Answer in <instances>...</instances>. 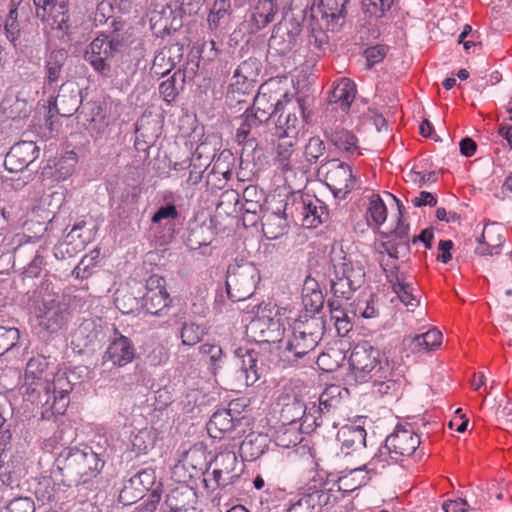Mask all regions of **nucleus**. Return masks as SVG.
I'll list each match as a JSON object with an SVG mask.
<instances>
[{
	"label": "nucleus",
	"instance_id": "1",
	"mask_svg": "<svg viewBox=\"0 0 512 512\" xmlns=\"http://www.w3.org/2000/svg\"><path fill=\"white\" fill-rule=\"evenodd\" d=\"M105 456V450L101 447H65L56 458L62 483L67 487L92 489L105 466Z\"/></svg>",
	"mask_w": 512,
	"mask_h": 512
},
{
	"label": "nucleus",
	"instance_id": "2",
	"mask_svg": "<svg viewBox=\"0 0 512 512\" xmlns=\"http://www.w3.org/2000/svg\"><path fill=\"white\" fill-rule=\"evenodd\" d=\"M348 381L366 383L374 377L387 378L391 371L381 351L370 342L363 341L354 346L349 359Z\"/></svg>",
	"mask_w": 512,
	"mask_h": 512
},
{
	"label": "nucleus",
	"instance_id": "3",
	"mask_svg": "<svg viewBox=\"0 0 512 512\" xmlns=\"http://www.w3.org/2000/svg\"><path fill=\"white\" fill-rule=\"evenodd\" d=\"M40 401L42 402V418H51L63 415L69 404V393L72 384L65 373H57L53 380H41L37 383Z\"/></svg>",
	"mask_w": 512,
	"mask_h": 512
},
{
	"label": "nucleus",
	"instance_id": "4",
	"mask_svg": "<svg viewBox=\"0 0 512 512\" xmlns=\"http://www.w3.org/2000/svg\"><path fill=\"white\" fill-rule=\"evenodd\" d=\"M260 280V271L254 263L235 260L227 268V295L234 302L244 301L255 293Z\"/></svg>",
	"mask_w": 512,
	"mask_h": 512
},
{
	"label": "nucleus",
	"instance_id": "5",
	"mask_svg": "<svg viewBox=\"0 0 512 512\" xmlns=\"http://www.w3.org/2000/svg\"><path fill=\"white\" fill-rule=\"evenodd\" d=\"M123 42L119 35L97 36L86 48L84 60L93 70L103 77H110L112 68L111 60L121 51Z\"/></svg>",
	"mask_w": 512,
	"mask_h": 512
},
{
	"label": "nucleus",
	"instance_id": "6",
	"mask_svg": "<svg viewBox=\"0 0 512 512\" xmlns=\"http://www.w3.org/2000/svg\"><path fill=\"white\" fill-rule=\"evenodd\" d=\"M261 306H258V310ZM284 326L279 318H273L266 315H259L250 321L247 325V333L257 343H277L282 342Z\"/></svg>",
	"mask_w": 512,
	"mask_h": 512
},
{
	"label": "nucleus",
	"instance_id": "7",
	"mask_svg": "<svg viewBox=\"0 0 512 512\" xmlns=\"http://www.w3.org/2000/svg\"><path fill=\"white\" fill-rule=\"evenodd\" d=\"M278 0H250L244 26L249 34L257 33L275 20Z\"/></svg>",
	"mask_w": 512,
	"mask_h": 512
},
{
	"label": "nucleus",
	"instance_id": "8",
	"mask_svg": "<svg viewBox=\"0 0 512 512\" xmlns=\"http://www.w3.org/2000/svg\"><path fill=\"white\" fill-rule=\"evenodd\" d=\"M40 151L34 141L22 140L15 143L5 155V169L11 173L22 172L39 158Z\"/></svg>",
	"mask_w": 512,
	"mask_h": 512
},
{
	"label": "nucleus",
	"instance_id": "9",
	"mask_svg": "<svg viewBox=\"0 0 512 512\" xmlns=\"http://www.w3.org/2000/svg\"><path fill=\"white\" fill-rule=\"evenodd\" d=\"M301 32V25L294 19L280 21L273 28L272 35L268 41L270 50L279 55H286L297 44Z\"/></svg>",
	"mask_w": 512,
	"mask_h": 512
},
{
	"label": "nucleus",
	"instance_id": "10",
	"mask_svg": "<svg viewBox=\"0 0 512 512\" xmlns=\"http://www.w3.org/2000/svg\"><path fill=\"white\" fill-rule=\"evenodd\" d=\"M114 337L110 338L108 347L103 354V365L111 363L112 366L124 367L131 363L136 356V348L132 340L122 335L113 327Z\"/></svg>",
	"mask_w": 512,
	"mask_h": 512
},
{
	"label": "nucleus",
	"instance_id": "11",
	"mask_svg": "<svg viewBox=\"0 0 512 512\" xmlns=\"http://www.w3.org/2000/svg\"><path fill=\"white\" fill-rule=\"evenodd\" d=\"M349 0H320L316 9H311V20L321 22V27L338 30L344 23L346 5Z\"/></svg>",
	"mask_w": 512,
	"mask_h": 512
},
{
	"label": "nucleus",
	"instance_id": "12",
	"mask_svg": "<svg viewBox=\"0 0 512 512\" xmlns=\"http://www.w3.org/2000/svg\"><path fill=\"white\" fill-rule=\"evenodd\" d=\"M215 468L212 471V480L216 487L225 488L237 482L242 472L239 467L236 453L233 451H224L216 455L214 459Z\"/></svg>",
	"mask_w": 512,
	"mask_h": 512
},
{
	"label": "nucleus",
	"instance_id": "13",
	"mask_svg": "<svg viewBox=\"0 0 512 512\" xmlns=\"http://www.w3.org/2000/svg\"><path fill=\"white\" fill-rule=\"evenodd\" d=\"M326 181L336 197L344 198L356 185L355 176L350 165L332 160L326 173Z\"/></svg>",
	"mask_w": 512,
	"mask_h": 512
},
{
	"label": "nucleus",
	"instance_id": "14",
	"mask_svg": "<svg viewBox=\"0 0 512 512\" xmlns=\"http://www.w3.org/2000/svg\"><path fill=\"white\" fill-rule=\"evenodd\" d=\"M196 491L188 485L172 489L160 506L162 512H200Z\"/></svg>",
	"mask_w": 512,
	"mask_h": 512
},
{
	"label": "nucleus",
	"instance_id": "15",
	"mask_svg": "<svg viewBox=\"0 0 512 512\" xmlns=\"http://www.w3.org/2000/svg\"><path fill=\"white\" fill-rule=\"evenodd\" d=\"M317 412L315 403L309 407L305 404V402L294 395L288 402L283 403L281 409V420L285 425H291L296 423L297 421H302L301 425L307 424L309 427L311 425H319L317 423V417L312 413Z\"/></svg>",
	"mask_w": 512,
	"mask_h": 512
},
{
	"label": "nucleus",
	"instance_id": "16",
	"mask_svg": "<svg viewBox=\"0 0 512 512\" xmlns=\"http://www.w3.org/2000/svg\"><path fill=\"white\" fill-rule=\"evenodd\" d=\"M3 249L6 253H12L13 265L25 266L40 250L37 241L24 234H15L9 239H4Z\"/></svg>",
	"mask_w": 512,
	"mask_h": 512
},
{
	"label": "nucleus",
	"instance_id": "17",
	"mask_svg": "<svg viewBox=\"0 0 512 512\" xmlns=\"http://www.w3.org/2000/svg\"><path fill=\"white\" fill-rule=\"evenodd\" d=\"M394 457L402 461L411 456L420 445V437L410 429L397 425L395 430L386 438Z\"/></svg>",
	"mask_w": 512,
	"mask_h": 512
},
{
	"label": "nucleus",
	"instance_id": "18",
	"mask_svg": "<svg viewBox=\"0 0 512 512\" xmlns=\"http://www.w3.org/2000/svg\"><path fill=\"white\" fill-rule=\"evenodd\" d=\"M319 341L292 327L291 335L283 342V355L288 361H296L313 351Z\"/></svg>",
	"mask_w": 512,
	"mask_h": 512
},
{
	"label": "nucleus",
	"instance_id": "19",
	"mask_svg": "<svg viewBox=\"0 0 512 512\" xmlns=\"http://www.w3.org/2000/svg\"><path fill=\"white\" fill-rule=\"evenodd\" d=\"M82 103L81 89L74 81L64 82L58 90L54 107L62 117L72 116Z\"/></svg>",
	"mask_w": 512,
	"mask_h": 512
},
{
	"label": "nucleus",
	"instance_id": "20",
	"mask_svg": "<svg viewBox=\"0 0 512 512\" xmlns=\"http://www.w3.org/2000/svg\"><path fill=\"white\" fill-rule=\"evenodd\" d=\"M182 57V45L176 43L165 46L155 54L150 71L155 76L164 77L175 68Z\"/></svg>",
	"mask_w": 512,
	"mask_h": 512
},
{
	"label": "nucleus",
	"instance_id": "21",
	"mask_svg": "<svg viewBox=\"0 0 512 512\" xmlns=\"http://www.w3.org/2000/svg\"><path fill=\"white\" fill-rule=\"evenodd\" d=\"M68 59V52L64 48L50 50L45 57L44 88L49 89L57 85L62 78V69Z\"/></svg>",
	"mask_w": 512,
	"mask_h": 512
},
{
	"label": "nucleus",
	"instance_id": "22",
	"mask_svg": "<svg viewBox=\"0 0 512 512\" xmlns=\"http://www.w3.org/2000/svg\"><path fill=\"white\" fill-rule=\"evenodd\" d=\"M296 205V209L301 210V215L309 226L316 227L318 224L324 223L328 218L325 203L315 196H301Z\"/></svg>",
	"mask_w": 512,
	"mask_h": 512
},
{
	"label": "nucleus",
	"instance_id": "23",
	"mask_svg": "<svg viewBox=\"0 0 512 512\" xmlns=\"http://www.w3.org/2000/svg\"><path fill=\"white\" fill-rule=\"evenodd\" d=\"M241 425V418L232 414V409H219L213 413L207 430L213 438H221L224 434L230 433Z\"/></svg>",
	"mask_w": 512,
	"mask_h": 512
},
{
	"label": "nucleus",
	"instance_id": "24",
	"mask_svg": "<svg viewBox=\"0 0 512 512\" xmlns=\"http://www.w3.org/2000/svg\"><path fill=\"white\" fill-rule=\"evenodd\" d=\"M77 155L74 152H68L65 156L58 159L53 165L48 163L41 170L43 179L51 178L53 181H63L71 176L75 170Z\"/></svg>",
	"mask_w": 512,
	"mask_h": 512
},
{
	"label": "nucleus",
	"instance_id": "25",
	"mask_svg": "<svg viewBox=\"0 0 512 512\" xmlns=\"http://www.w3.org/2000/svg\"><path fill=\"white\" fill-rule=\"evenodd\" d=\"M325 137L339 150L353 153L359 149L357 137L344 128H333L330 124L323 123Z\"/></svg>",
	"mask_w": 512,
	"mask_h": 512
},
{
	"label": "nucleus",
	"instance_id": "26",
	"mask_svg": "<svg viewBox=\"0 0 512 512\" xmlns=\"http://www.w3.org/2000/svg\"><path fill=\"white\" fill-rule=\"evenodd\" d=\"M102 326L93 320H85L76 329L72 343L82 349L99 343L102 337Z\"/></svg>",
	"mask_w": 512,
	"mask_h": 512
},
{
	"label": "nucleus",
	"instance_id": "27",
	"mask_svg": "<svg viewBox=\"0 0 512 512\" xmlns=\"http://www.w3.org/2000/svg\"><path fill=\"white\" fill-rule=\"evenodd\" d=\"M355 95V84L348 78H342L330 92L328 102L329 104H338L343 112H347Z\"/></svg>",
	"mask_w": 512,
	"mask_h": 512
},
{
	"label": "nucleus",
	"instance_id": "28",
	"mask_svg": "<svg viewBox=\"0 0 512 512\" xmlns=\"http://www.w3.org/2000/svg\"><path fill=\"white\" fill-rule=\"evenodd\" d=\"M260 374L253 372H245L234 363L223 373V379L230 390H241L252 386L259 380Z\"/></svg>",
	"mask_w": 512,
	"mask_h": 512
},
{
	"label": "nucleus",
	"instance_id": "29",
	"mask_svg": "<svg viewBox=\"0 0 512 512\" xmlns=\"http://www.w3.org/2000/svg\"><path fill=\"white\" fill-rule=\"evenodd\" d=\"M326 320L324 315L301 313L293 326L308 336L320 341L324 335Z\"/></svg>",
	"mask_w": 512,
	"mask_h": 512
},
{
	"label": "nucleus",
	"instance_id": "30",
	"mask_svg": "<svg viewBox=\"0 0 512 512\" xmlns=\"http://www.w3.org/2000/svg\"><path fill=\"white\" fill-rule=\"evenodd\" d=\"M333 270L339 277L348 278L351 285L361 287L364 284L365 270L364 266L359 261H352L344 257L342 263L333 264Z\"/></svg>",
	"mask_w": 512,
	"mask_h": 512
},
{
	"label": "nucleus",
	"instance_id": "31",
	"mask_svg": "<svg viewBox=\"0 0 512 512\" xmlns=\"http://www.w3.org/2000/svg\"><path fill=\"white\" fill-rule=\"evenodd\" d=\"M342 443V450L346 449V454L350 450L356 451L366 446V430L361 426L343 427L339 434Z\"/></svg>",
	"mask_w": 512,
	"mask_h": 512
},
{
	"label": "nucleus",
	"instance_id": "32",
	"mask_svg": "<svg viewBox=\"0 0 512 512\" xmlns=\"http://www.w3.org/2000/svg\"><path fill=\"white\" fill-rule=\"evenodd\" d=\"M261 221L264 236L269 240L277 239L287 232V220L279 212L265 213L262 215Z\"/></svg>",
	"mask_w": 512,
	"mask_h": 512
},
{
	"label": "nucleus",
	"instance_id": "33",
	"mask_svg": "<svg viewBox=\"0 0 512 512\" xmlns=\"http://www.w3.org/2000/svg\"><path fill=\"white\" fill-rule=\"evenodd\" d=\"M44 307V311L40 315V324L52 332L56 331L66 322L67 312L56 302H51Z\"/></svg>",
	"mask_w": 512,
	"mask_h": 512
},
{
	"label": "nucleus",
	"instance_id": "34",
	"mask_svg": "<svg viewBox=\"0 0 512 512\" xmlns=\"http://www.w3.org/2000/svg\"><path fill=\"white\" fill-rule=\"evenodd\" d=\"M281 102L270 103L265 95L255 96L252 106H248L249 109L255 114L256 119L261 122L262 125L268 124L270 119L278 112Z\"/></svg>",
	"mask_w": 512,
	"mask_h": 512
},
{
	"label": "nucleus",
	"instance_id": "35",
	"mask_svg": "<svg viewBox=\"0 0 512 512\" xmlns=\"http://www.w3.org/2000/svg\"><path fill=\"white\" fill-rule=\"evenodd\" d=\"M171 298L168 292L145 293L142 296L141 307L151 315L161 316L162 312L168 308Z\"/></svg>",
	"mask_w": 512,
	"mask_h": 512
},
{
	"label": "nucleus",
	"instance_id": "36",
	"mask_svg": "<svg viewBox=\"0 0 512 512\" xmlns=\"http://www.w3.org/2000/svg\"><path fill=\"white\" fill-rule=\"evenodd\" d=\"M240 127L237 129L236 137L239 141L248 140V137L252 134L253 139L257 134L258 129L262 126L261 122L256 119L255 114L247 106L244 113L240 117Z\"/></svg>",
	"mask_w": 512,
	"mask_h": 512
},
{
	"label": "nucleus",
	"instance_id": "37",
	"mask_svg": "<svg viewBox=\"0 0 512 512\" xmlns=\"http://www.w3.org/2000/svg\"><path fill=\"white\" fill-rule=\"evenodd\" d=\"M259 353L253 349L238 348L235 351L234 364L245 372L255 371L261 375V368L258 366Z\"/></svg>",
	"mask_w": 512,
	"mask_h": 512
},
{
	"label": "nucleus",
	"instance_id": "38",
	"mask_svg": "<svg viewBox=\"0 0 512 512\" xmlns=\"http://www.w3.org/2000/svg\"><path fill=\"white\" fill-rule=\"evenodd\" d=\"M144 492L145 490L139 484L138 479H135L132 475L124 481L123 487L119 491L118 499L122 504L130 505L141 499Z\"/></svg>",
	"mask_w": 512,
	"mask_h": 512
},
{
	"label": "nucleus",
	"instance_id": "39",
	"mask_svg": "<svg viewBox=\"0 0 512 512\" xmlns=\"http://www.w3.org/2000/svg\"><path fill=\"white\" fill-rule=\"evenodd\" d=\"M115 305L123 314H131L141 307L139 298L127 288H120L115 293Z\"/></svg>",
	"mask_w": 512,
	"mask_h": 512
},
{
	"label": "nucleus",
	"instance_id": "40",
	"mask_svg": "<svg viewBox=\"0 0 512 512\" xmlns=\"http://www.w3.org/2000/svg\"><path fill=\"white\" fill-rule=\"evenodd\" d=\"M298 118L294 113L288 112L285 116L281 114L275 123V134L279 138H296L298 134Z\"/></svg>",
	"mask_w": 512,
	"mask_h": 512
},
{
	"label": "nucleus",
	"instance_id": "41",
	"mask_svg": "<svg viewBox=\"0 0 512 512\" xmlns=\"http://www.w3.org/2000/svg\"><path fill=\"white\" fill-rule=\"evenodd\" d=\"M155 441L156 435L152 429H141L132 437V450L137 454H146L154 447Z\"/></svg>",
	"mask_w": 512,
	"mask_h": 512
},
{
	"label": "nucleus",
	"instance_id": "42",
	"mask_svg": "<svg viewBox=\"0 0 512 512\" xmlns=\"http://www.w3.org/2000/svg\"><path fill=\"white\" fill-rule=\"evenodd\" d=\"M261 66V62L257 58L250 57L242 61L234 70L233 74L236 75L237 78L240 77L256 84Z\"/></svg>",
	"mask_w": 512,
	"mask_h": 512
},
{
	"label": "nucleus",
	"instance_id": "43",
	"mask_svg": "<svg viewBox=\"0 0 512 512\" xmlns=\"http://www.w3.org/2000/svg\"><path fill=\"white\" fill-rule=\"evenodd\" d=\"M359 288V286L351 285V282L348 280V278L346 279L344 277H339L337 273L333 272V275H330V289L336 298L348 300Z\"/></svg>",
	"mask_w": 512,
	"mask_h": 512
},
{
	"label": "nucleus",
	"instance_id": "44",
	"mask_svg": "<svg viewBox=\"0 0 512 512\" xmlns=\"http://www.w3.org/2000/svg\"><path fill=\"white\" fill-rule=\"evenodd\" d=\"M311 26V34L309 35L308 43L311 47V50L319 55L323 52V47L328 43V36L326 31H331V29H327L326 27H321V22L312 21L310 23Z\"/></svg>",
	"mask_w": 512,
	"mask_h": 512
},
{
	"label": "nucleus",
	"instance_id": "45",
	"mask_svg": "<svg viewBox=\"0 0 512 512\" xmlns=\"http://www.w3.org/2000/svg\"><path fill=\"white\" fill-rule=\"evenodd\" d=\"M501 244L500 235L495 238L490 237V229L484 227L482 235L478 239V246L475 248V252L481 256L497 254Z\"/></svg>",
	"mask_w": 512,
	"mask_h": 512
},
{
	"label": "nucleus",
	"instance_id": "46",
	"mask_svg": "<svg viewBox=\"0 0 512 512\" xmlns=\"http://www.w3.org/2000/svg\"><path fill=\"white\" fill-rule=\"evenodd\" d=\"M340 394L339 388L336 386H332L327 388L319 397V405L316 406L317 413L330 412L335 410L340 405V398L338 395ZM312 413L315 415L316 412Z\"/></svg>",
	"mask_w": 512,
	"mask_h": 512
},
{
	"label": "nucleus",
	"instance_id": "47",
	"mask_svg": "<svg viewBox=\"0 0 512 512\" xmlns=\"http://www.w3.org/2000/svg\"><path fill=\"white\" fill-rule=\"evenodd\" d=\"M207 159L202 162V156L196 151L191 160H189L187 167L190 168L189 176L186 180L188 185H197L203 178V173L209 167Z\"/></svg>",
	"mask_w": 512,
	"mask_h": 512
},
{
	"label": "nucleus",
	"instance_id": "48",
	"mask_svg": "<svg viewBox=\"0 0 512 512\" xmlns=\"http://www.w3.org/2000/svg\"><path fill=\"white\" fill-rule=\"evenodd\" d=\"M205 328L196 323L185 322L180 331V337L183 345L193 346L201 341L205 335Z\"/></svg>",
	"mask_w": 512,
	"mask_h": 512
},
{
	"label": "nucleus",
	"instance_id": "49",
	"mask_svg": "<svg viewBox=\"0 0 512 512\" xmlns=\"http://www.w3.org/2000/svg\"><path fill=\"white\" fill-rule=\"evenodd\" d=\"M380 247L394 259L405 257L410 252L409 240H399L395 237H390L389 240L382 242Z\"/></svg>",
	"mask_w": 512,
	"mask_h": 512
},
{
	"label": "nucleus",
	"instance_id": "50",
	"mask_svg": "<svg viewBox=\"0 0 512 512\" xmlns=\"http://www.w3.org/2000/svg\"><path fill=\"white\" fill-rule=\"evenodd\" d=\"M53 30L60 33V38L70 40L71 35L77 28L76 23L72 20L69 10L61 15H56V19L48 23Z\"/></svg>",
	"mask_w": 512,
	"mask_h": 512
},
{
	"label": "nucleus",
	"instance_id": "51",
	"mask_svg": "<svg viewBox=\"0 0 512 512\" xmlns=\"http://www.w3.org/2000/svg\"><path fill=\"white\" fill-rule=\"evenodd\" d=\"M23 209L20 201L0 205V217L4 224H19L23 218Z\"/></svg>",
	"mask_w": 512,
	"mask_h": 512
},
{
	"label": "nucleus",
	"instance_id": "52",
	"mask_svg": "<svg viewBox=\"0 0 512 512\" xmlns=\"http://www.w3.org/2000/svg\"><path fill=\"white\" fill-rule=\"evenodd\" d=\"M178 77H180L182 83H184L185 74L181 70H178L169 79L163 81L159 86L160 94L168 103L174 101L178 95V88L176 86V80Z\"/></svg>",
	"mask_w": 512,
	"mask_h": 512
},
{
	"label": "nucleus",
	"instance_id": "53",
	"mask_svg": "<svg viewBox=\"0 0 512 512\" xmlns=\"http://www.w3.org/2000/svg\"><path fill=\"white\" fill-rule=\"evenodd\" d=\"M20 339V332L15 327L0 326V356L14 348Z\"/></svg>",
	"mask_w": 512,
	"mask_h": 512
},
{
	"label": "nucleus",
	"instance_id": "54",
	"mask_svg": "<svg viewBox=\"0 0 512 512\" xmlns=\"http://www.w3.org/2000/svg\"><path fill=\"white\" fill-rule=\"evenodd\" d=\"M394 0H362V9L365 14L381 18L390 10Z\"/></svg>",
	"mask_w": 512,
	"mask_h": 512
},
{
	"label": "nucleus",
	"instance_id": "55",
	"mask_svg": "<svg viewBox=\"0 0 512 512\" xmlns=\"http://www.w3.org/2000/svg\"><path fill=\"white\" fill-rule=\"evenodd\" d=\"M68 0L64 3H53L51 5L36 8V16L43 22H51L56 19V15H61L68 11Z\"/></svg>",
	"mask_w": 512,
	"mask_h": 512
},
{
	"label": "nucleus",
	"instance_id": "56",
	"mask_svg": "<svg viewBox=\"0 0 512 512\" xmlns=\"http://www.w3.org/2000/svg\"><path fill=\"white\" fill-rule=\"evenodd\" d=\"M309 504L312 512H319L322 507L326 506L330 502L331 495L328 491L315 489L308 493L302 494Z\"/></svg>",
	"mask_w": 512,
	"mask_h": 512
},
{
	"label": "nucleus",
	"instance_id": "57",
	"mask_svg": "<svg viewBox=\"0 0 512 512\" xmlns=\"http://www.w3.org/2000/svg\"><path fill=\"white\" fill-rule=\"evenodd\" d=\"M390 445L385 441L384 445L378 449V452L373 456L369 465L374 466L376 469L377 466L381 468H385L387 465L395 464L400 462L399 459L394 457V452L389 447Z\"/></svg>",
	"mask_w": 512,
	"mask_h": 512
},
{
	"label": "nucleus",
	"instance_id": "58",
	"mask_svg": "<svg viewBox=\"0 0 512 512\" xmlns=\"http://www.w3.org/2000/svg\"><path fill=\"white\" fill-rule=\"evenodd\" d=\"M200 354L209 358L210 365L216 371L221 367L224 353L221 346L217 344L205 343L199 347Z\"/></svg>",
	"mask_w": 512,
	"mask_h": 512
},
{
	"label": "nucleus",
	"instance_id": "59",
	"mask_svg": "<svg viewBox=\"0 0 512 512\" xmlns=\"http://www.w3.org/2000/svg\"><path fill=\"white\" fill-rule=\"evenodd\" d=\"M326 146L319 137H311L305 146V158L309 163H316L324 155Z\"/></svg>",
	"mask_w": 512,
	"mask_h": 512
},
{
	"label": "nucleus",
	"instance_id": "60",
	"mask_svg": "<svg viewBox=\"0 0 512 512\" xmlns=\"http://www.w3.org/2000/svg\"><path fill=\"white\" fill-rule=\"evenodd\" d=\"M263 202L257 200L254 202H243L242 209L244 211L243 220L245 224L250 226L257 224L258 220L262 217L260 215L263 212Z\"/></svg>",
	"mask_w": 512,
	"mask_h": 512
},
{
	"label": "nucleus",
	"instance_id": "61",
	"mask_svg": "<svg viewBox=\"0 0 512 512\" xmlns=\"http://www.w3.org/2000/svg\"><path fill=\"white\" fill-rule=\"evenodd\" d=\"M230 16L231 14L228 13L210 11L207 18L209 30L213 32L215 36L223 33L230 22Z\"/></svg>",
	"mask_w": 512,
	"mask_h": 512
},
{
	"label": "nucleus",
	"instance_id": "62",
	"mask_svg": "<svg viewBox=\"0 0 512 512\" xmlns=\"http://www.w3.org/2000/svg\"><path fill=\"white\" fill-rule=\"evenodd\" d=\"M74 228L79 234L77 242L85 248L94 239L96 225L92 221L80 220L74 224Z\"/></svg>",
	"mask_w": 512,
	"mask_h": 512
},
{
	"label": "nucleus",
	"instance_id": "63",
	"mask_svg": "<svg viewBox=\"0 0 512 512\" xmlns=\"http://www.w3.org/2000/svg\"><path fill=\"white\" fill-rule=\"evenodd\" d=\"M368 212L371 219L377 226L385 222L387 217V209L379 195H373L369 203Z\"/></svg>",
	"mask_w": 512,
	"mask_h": 512
},
{
	"label": "nucleus",
	"instance_id": "64",
	"mask_svg": "<svg viewBox=\"0 0 512 512\" xmlns=\"http://www.w3.org/2000/svg\"><path fill=\"white\" fill-rule=\"evenodd\" d=\"M2 512H35V505L32 499L19 497L11 500Z\"/></svg>",
	"mask_w": 512,
	"mask_h": 512
}]
</instances>
